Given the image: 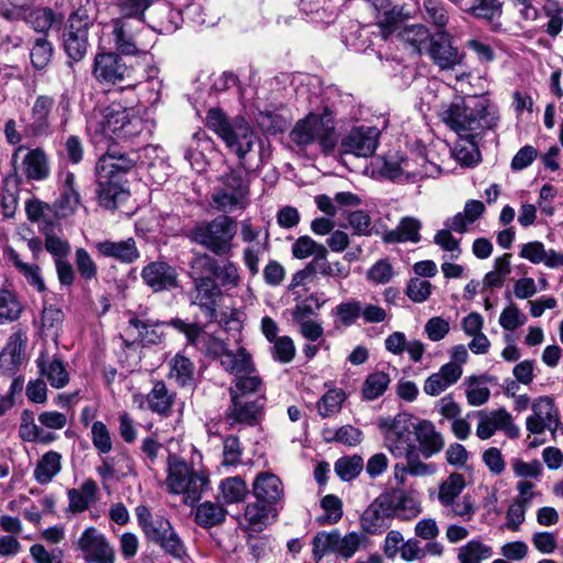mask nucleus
Masks as SVG:
<instances>
[{
	"mask_svg": "<svg viewBox=\"0 0 563 563\" xmlns=\"http://www.w3.org/2000/svg\"><path fill=\"white\" fill-rule=\"evenodd\" d=\"M442 122L456 136L484 137L499 123L498 108L484 97L459 98L443 104L439 112Z\"/></svg>",
	"mask_w": 563,
	"mask_h": 563,
	"instance_id": "nucleus-1",
	"label": "nucleus"
},
{
	"mask_svg": "<svg viewBox=\"0 0 563 563\" xmlns=\"http://www.w3.org/2000/svg\"><path fill=\"white\" fill-rule=\"evenodd\" d=\"M289 139L300 151L318 144L322 153L330 154L338 143L333 110L325 106L320 113L310 112L295 124Z\"/></svg>",
	"mask_w": 563,
	"mask_h": 563,
	"instance_id": "nucleus-2",
	"label": "nucleus"
},
{
	"mask_svg": "<svg viewBox=\"0 0 563 563\" xmlns=\"http://www.w3.org/2000/svg\"><path fill=\"white\" fill-rule=\"evenodd\" d=\"M207 125L224 142L227 147L239 157V166L245 168V157L253 148L257 136L249 122L242 117H228L220 109H210Z\"/></svg>",
	"mask_w": 563,
	"mask_h": 563,
	"instance_id": "nucleus-3",
	"label": "nucleus"
},
{
	"mask_svg": "<svg viewBox=\"0 0 563 563\" xmlns=\"http://www.w3.org/2000/svg\"><path fill=\"white\" fill-rule=\"evenodd\" d=\"M249 167L238 166L218 178L211 195V207L224 214L244 210L250 203Z\"/></svg>",
	"mask_w": 563,
	"mask_h": 563,
	"instance_id": "nucleus-4",
	"label": "nucleus"
},
{
	"mask_svg": "<svg viewBox=\"0 0 563 563\" xmlns=\"http://www.w3.org/2000/svg\"><path fill=\"white\" fill-rule=\"evenodd\" d=\"M235 234V219L221 214L211 221L198 223L189 231L187 236L211 253L223 256L230 253Z\"/></svg>",
	"mask_w": 563,
	"mask_h": 563,
	"instance_id": "nucleus-5",
	"label": "nucleus"
},
{
	"mask_svg": "<svg viewBox=\"0 0 563 563\" xmlns=\"http://www.w3.org/2000/svg\"><path fill=\"white\" fill-rule=\"evenodd\" d=\"M366 537L361 532H349L344 536L338 529L320 531L312 539L313 559L319 562L324 556L334 554L343 560H349L360 550Z\"/></svg>",
	"mask_w": 563,
	"mask_h": 563,
	"instance_id": "nucleus-6",
	"label": "nucleus"
},
{
	"mask_svg": "<svg viewBox=\"0 0 563 563\" xmlns=\"http://www.w3.org/2000/svg\"><path fill=\"white\" fill-rule=\"evenodd\" d=\"M99 125L100 132L104 136H114L117 139L137 136L146 128L145 122L137 115L133 107H123L115 102L104 109Z\"/></svg>",
	"mask_w": 563,
	"mask_h": 563,
	"instance_id": "nucleus-7",
	"label": "nucleus"
},
{
	"mask_svg": "<svg viewBox=\"0 0 563 563\" xmlns=\"http://www.w3.org/2000/svg\"><path fill=\"white\" fill-rule=\"evenodd\" d=\"M413 427L415 417L406 412L379 422V428L385 430L386 446L395 457H402L417 449V444L411 439Z\"/></svg>",
	"mask_w": 563,
	"mask_h": 563,
	"instance_id": "nucleus-8",
	"label": "nucleus"
},
{
	"mask_svg": "<svg viewBox=\"0 0 563 563\" xmlns=\"http://www.w3.org/2000/svg\"><path fill=\"white\" fill-rule=\"evenodd\" d=\"M168 324L185 334L188 344L200 350L207 356L220 357L221 360L228 351L225 343L207 333L205 330L206 325L199 322H186L183 319L175 318L172 319Z\"/></svg>",
	"mask_w": 563,
	"mask_h": 563,
	"instance_id": "nucleus-9",
	"label": "nucleus"
},
{
	"mask_svg": "<svg viewBox=\"0 0 563 563\" xmlns=\"http://www.w3.org/2000/svg\"><path fill=\"white\" fill-rule=\"evenodd\" d=\"M89 16L81 11L70 14L63 32V45L68 58L79 62L84 58L88 47Z\"/></svg>",
	"mask_w": 563,
	"mask_h": 563,
	"instance_id": "nucleus-10",
	"label": "nucleus"
},
{
	"mask_svg": "<svg viewBox=\"0 0 563 563\" xmlns=\"http://www.w3.org/2000/svg\"><path fill=\"white\" fill-rule=\"evenodd\" d=\"M222 297L216 279L209 276L194 279V288L189 292L190 303L199 307L207 323L218 319V306Z\"/></svg>",
	"mask_w": 563,
	"mask_h": 563,
	"instance_id": "nucleus-11",
	"label": "nucleus"
},
{
	"mask_svg": "<svg viewBox=\"0 0 563 563\" xmlns=\"http://www.w3.org/2000/svg\"><path fill=\"white\" fill-rule=\"evenodd\" d=\"M380 131L376 126H354L341 140L340 153L369 157L378 145Z\"/></svg>",
	"mask_w": 563,
	"mask_h": 563,
	"instance_id": "nucleus-12",
	"label": "nucleus"
},
{
	"mask_svg": "<svg viewBox=\"0 0 563 563\" xmlns=\"http://www.w3.org/2000/svg\"><path fill=\"white\" fill-rule=\"evenodd\" d=\"M143 533L147 541L159 545L166 554L178 560L186 555L185 543L165 517L155 516L154 525Z\"/></svg>",
	"mask_w": 563,
	"mask_h": 563,
	"instance_id": "nucleus-13",
	"label": "nucleus"
},
{
	"mask_svg": "<svg viewBox=\"0 0 563 563\" xmlns=\"http://www.w3.org/2000/svg\"><path fill=\"white\" fill-rule=\"evenodd\" d=\"M88 563H114V551L103 533L95 527L86 528L76 542Z\"/></svg>",
	"mask_w": 563,
	"mask_h": 563,
	"instance_id": "nucleus-14",
	"label": "nucleus"
},
{
	"mask_svg": "<svg viewBox=\"0 0 563 563\" xmlns=\"http://www.w3.org/2000/svg\"><path fill=\"white\" fill-rule=\"evenodd\" d=\"M137 161L135 154L121 153L117 150H109L96 164L97 179L100 181L117 180L133 169Z\"/></svg>",
	"mask_w": 563,
	"mask_h": 563,
	"instance_id": "nucleus-15",
	"label": "nucleus"
},
{
	"mask_svg": "<svg viewBox=\"0 0 563 563\" xmlns=\"http://www.w3.org/2000/svg\"><path fill=\"white\" fill-rule=\"evenodd\" d=\"M531 408L532 415L526 420L527 430L533 434H541L545 430L555 432L560 420L553 399L548 396L539 397L533 401Z\"/></svg>",
	"mask_w": 563,
	"mask_h": 563,
	"instance_id": "nucleus-16",
	"label": "nucleus"
},
{
	"mask_svg": "<svg viewBox=\"0 0 563 563\" xmlns=\"http://www.w3.org/2000/svg\"><path fill=\"white\" fill-rule=\"evenodd\" d=\"M93 76L101 85H114L130 76V68L117 53H99L95 57Z\"/></svg>",
	"mask_w": 563,
	"mask_h": 563,
	"instance_id": "nucleus-17",
	"label": "nucleus"
},
{
	"mask_svg": "<svg viewBox=\"0 0 563 563\" xmlns=\"http://www.w3.org/2000/svg\"><path fill=\"white\" fill-rule=\"evenodd\" d=\"M27 336L25 332L19 330L13 332L7 340L5 345L0 351V374L5 376H15L25 362V349Z\"/></svg>",
	"mask_w": 563,
	"mask_h": 563,
	"instance_id": "nucleus-18",
	"label": "nucleus"
},
{
	"mask_svg": "<svg viewBox=\"0 0 563 563\" xmlns=\"http://www.w3.org/2000/svg\"><path fill=\"white\" fill-rule=\"evenodd\" d=\"M99 257L108 258L120 264L135 263L141 254L133 238L123 240L104 239L92 244Z\"/></svg>",
	"mask_w": 563,
	"mask_h": 563,
	"instance_id": "nucleus-19",
	"label": "nucleus"
},
{
	"mask_svg": "<svg viewBox=\"0 0 563 563\" xmlns=\"http://www.w3.org/2000/svg\"><path fill=\"white\" fill-rule=\"evenodd\" d=\"M382 496L393 519L411 521L422 511L421 504L412 492L391 489L383 493Z\"/></svg>",
	"mask_w": 563,
	"mask_h": 563,
	"instance_id": "nucleus-20",
	"label": "nucleus"
},
{
	"mask_svg": "<svg viewBox=\"0 0 563 563\" xmlns=\"http://www.w3.org/2000/svg\"><path fill=\"white\" fill-rule=\"evenodd\" d=\"M427 51L433 63L442 70L453 69L463 59V54L452 45L446 31H438L428 43Z\"/></svg>",
	"mask_w": 563,
	"mask_h": 563,
	"instance_id": "nucleus-21",
	"label": "nucleus"
},
{
	"mask_svg": "<svg viewBox=\"0 0 563 563\" xmlns=\"http://www.w3.org/2000/svg\"><path fill=\"white\" fill-rule=\"evenodd\" d=\"M144 27V21L136 23L133 19L118 16L113 20V36L117 49L123 55H136L139 48L137 36Z\"/></svg>",
	"mask_w": 563,
	"mask_h": 563,
	"instance_id": "nucleus-22",
	"label": "nucleus"
},
{
	"mask_svg": "<svg viewBox=\"0 0 563 563\" xmlns=\"http://www.w3.org/2000/svg\"><path fill=\"white\" fill-rule=\"evenodd\" d=\"M391 521L393 517L382 494L366 507L360 517L361 529L367 534L383 533L390 527Z\"/></svg>",
	"mask_w": 563,
	"mask_h": 563,
	"instance_id": "nucleus-23",
	"label": "nucleus"
},
{
	"mask_svg": "<svg viewBox=\"0 0 563 563\" xmlns=\"http://www.w3.org/2000/svg\"><path fill=\"white\" fill-rule=\"evenodd\" d=\"M54 103V99L49 96L43 95L35 99L29 122L24 126V133L27 136L42 137L51 133L49 114Z\"/></svg>",
	"mask_w": 563,
	"mask_h": 563,
	"instance_id": "nucleus-24",
	"label": "nucleus"
},
{
	"mask_svg": "<svg viewBox=\"0 0 563 563\" xmlns=\"http://www.w3.org/2000/svg\"><path fill=\"white\" fill-rule=\"evenodd\" d=\"M413 435L418 443V452L424 459L432 457L440 453L444 448V439L442 434L429 420H419L415 418Z\"/></svg>",
	"mask_w": 563,
	"mask_h": 563,
	"instance_id": "nucleus-25",
	"label": "nucleus"
},
{
	"mask_svg": "<svg viewBox=\"0 0 563 563\" xmlns=\"http://www.w3.org/2000/svg\"><path fill=\"white\" fill-rule=\"evenodd\" d=\"M264 397L231 399L225 416L230 424L255 426L264 407Z\"/></svg>",
	"mask_w": 563,
	"mask_h": 563,
	"instance_id": "nucleus-26",
	"label": "nucleus"
},
{
	"mask_svg": "<svg viewBox=\"0 0 563 563\" xmlns=\"http://www.w3.org/2000/svg\"><path fill=\"white\" fill-rule=\"evenodd\" d=\"M144 283L154 291L169 290L177 287V272L165 262H152L141 273Z\"/></svg>",
	"mask_w": 563,
	"mask_h": 563,
	"instance_id": "nucleus-27",
	"label": "nucleus"
},
{
	"mask_svg": "<svg viewBox=\"0 0 563 563\" xmlns=\"http://www.w3.org/2000/svg\"><path fill=\"white\" fill-rule=\"evenodd\" d=\"M252 493L262 503L277 505L284 498V485L277 475L262 472L253 481Z\"/></svg>",
	"mask_w": 563,
	"mask_h": 563,
	"instance_id": "nucleus-28",
	"label": "nucleus"
},
{
	"mask_svg": "<svg viewBox=\"0 0 563 563\" xmlns=\"http://www.w3.org/2000/svg\"><path fill=\"white\" fill-rule=\"evenodd\" d=\"M18 16L25 21L34 31L43 33V35L54 25L62 24L64 19L63 14L47 7H21L18 11Z\"/></svg>",
	"mask_w": 563,
	"mask_h": 563,
	"instance_id": "nucleus-29",
	"label": "nucleus"
},
{
	"mask_svg": "<svg viewBox=\"0 0 563 563\" xmlns=\"http://www.w3.org/2000/svg\"><path fill=\"white\" fill-rule=\"evenodd\" d=\"M23 150L19 145L13 154L12 164L15 165L18 153ZM22 184V176L18 174L16 166H13V172L4 178V190L0 194V208L4 218H12L15 213L18 206L16 192Z\"/></svg>",
	"mask_w": 563,
	"mask_h": 563,
	"instance_id": "nucleus-30",
	"label": "nucleus"
},
{
	"mask_svg": "<svg viewBox=\"0 0 563 563\" xmlns=\"http://www.w3.org/2000/svg\"><path fill=\"white\" fill-rule=\"evenodd\" d=\"M418 159L421 161V165L418 168H412V162L409 158L401 161L400 164L386 162L384 164V174L391 180H400L402 176L411 181L428 177L434 165L428 163L423 156H419Z\"/></svg>",
	"mask_w": 563,
	"mask_h": 563,
	"instance_id": "nucleus-31",
	"label": "nucleus"
},
{
	"mask_svg": "<svg viewBox=\"0 0 563 563\" xmlns=\"http://www.w3.org/2000/svg\"><path fill=\"white\" fill-rule=\"evenodd\" d=\"M462 366L446 363L438 373L430 375L423 385V391L429 396H438L455 384L462 376Z\"/></svg>",
	"mask_w": 563,
	"mask_h": 563,
	"instance_id": "nucleus-32",
	"label": "nucleus"
},
{
	"mask_svg": "<svg viewBox=\"0 0 563 563\" xmlns=\"http://www.w3.org/2000/svg\"><path fill=\"white\" fill-rule=\"evenodd\" d=\"M22 173L29 181H43L51 175V165L44 150H30L22 159Z\"/></svg>",
	"mask_w": 563,
	"mask_h": 563,
	"instance_id": "nucleus-33",
	"label": "nucleus"
},
{
	"mask_svg": "<svg viewBox=\"0 0 563 563\" xmlns=\"http://www.w3.org/2000/svg\"><path fill=\"white\" fill-rule=\"evenodd\" d=\"M36 364L41 376L45 377L52 387L59 389L68 384V372L63 361L57 355L49 356L45 353H41L36 360Z\"/></svg>",
	"mask_w": 563,
	"mask_h": 563,
	"instance_id": "nucleus-34",
	"label": "nucleus"
},
{
	"mask_svg": "<svg viewBox=\"0 0 563 563\" xmlns=\"http://www.w3.org/2000/svg\"><path fill=\"white\" fill-rule=\"evenodd\" d=\"M4 256L33 289L37 292L46 291V285L38 265L23 262L18 252L12 247H8L4 251Z\"/></svg>",
	"mask_w": 563,
	"mask_h": 563,
	"instance_id": "nucleus-35",
	"label": "nucleus"
},
{
	"mask_svg": "<svg viewBox=\"0 0 563 563\" xmlns=\"http://www.w3.org/2000/svg\"><path fill=\"white\" fill-rule=\"evenodd\" d=\"M483 137L457 136V140L452 147L453 157L462 165L471 167L481 161V152L478 142Z\"/></svg>",
	"mask_w": 563,
	"mask_h": 563,
	"instance_id": "nucleus-36",
	"label": "nucleus"
},
{
	"mask_svg": "<svg viewBox=\"0 0 563 563\" xmlns=\"http://www.w3.org/2000/svg\"><path fill=\"white\" fill-rule=\"evenodd\" d=\"M262 388V379L254 372L243 374L234 378V384L229 388L231 399H254L263 397L260 395Z\"/></svg>",
	"mask_w": 563,
	"mask_h": 563,
	"instance_id": "nucleus-37",
	"label": "nucleus"
},
{
	"mask_svg": "<svg viewBox=\"0 0 563 563\" xmlns=\"http://www.w3.org/2000/svg\"><path fill=\"white\" fill-rule=\"evenodd\" d=\"M195 471L178 456L170 454L168 456V476L166 484L168 490L173 494H180L184 489L186 479H188Z\"/></svg>",
	"mask_w": 563,
	"mask_h": 563,
	"instance_id": "nucleus-38",
	"label": "nucleus"
},
{
	"mask_svg": "<svg viewBox=\"0 0 563 563\" xmlns=\"http://www.w3.org/2000/svg\"><path fill=\"white\" fill-rule=\"evenodd\" d=\"M220 362L235 377L255 372L251 354L244 347L238 349L235 353L228 350Z\"/></svg>",
	"mask_w": 563,
	"mask_h": 563,
	"instance_id": "nucleus-39",
	"label": "nucleus"
},
{
	"mask_svg": "<svg viewBox=\"0 0 563 563\" xmlns=\"http://www.w3.org/2000/svg\"><path fill=\"white\" fill-rule=\"evenodd\" d=\"M98 186L99 203L106 209H115L119 203L129 198V191L120 181L109 180L103 183L98 180Z\"/></svg>",
	"mask_w": 563,
	"mask_h": 563,
	"instance_id": "nucleus-40",
	"label": "nucleus"
},
{
	"mask_svg": "<svg viewBox=\"0 0 563 563\" xmlns=\"http://www.w3.org/2000/svg\"><path fill=\"white\" fill-rule=\"evenodd\" d=\"M174 398L175 394L170 393L166 384L159 380L154 384L152 390L147 394V407L154 413L168 416Z\"/></svg>",
	"mask_w": 563,
	"mask_h": 563,
	"instance_id": "nucleus-41",
	"label": "nucleus"
},
{
	"mask_svg": "<svg viewBox=\"0 0 563 563\" xmlns=\"http://www.w3.org/2000/svg\"><path fill=\"white\" fill-rule=\"evenodd\" d=\"M464 11L477 19L488 21L494 31L500 29V23L495 21L501 14V3L498 0H473Z\"/></svg>",
	"mask_w": 563,
	"mask_h": 563,
	"instance_id": "nucleus-42",
	"label": "nucleus"
},
{
	"mask_svg": "<svg viewBox=\"0 0 563 563\" xmlns=\"http://www.w3.org/2000/svg\"><path fill=\"white\" fill-rule=\"evenodd\" d=\"M62 455L55 451H48L37 462L34 470V478L41 484L45 485L53 481V478L60 472Z\"/></svg>",
	"mask_w": 563,
	"mask_h": 563,
	"instance_id": "nucleus-43",
	"label": "nucleus"
},
{
	"mask_svg": "<svg viewBox=\"0 0 563 563\" xmlns=\"http://www.w3.org/2000/svg\"><path fill=\"white\" fill-rule=\"evenodd\" d=\"M169 376L181 387H192L195 383V365L190 358L176 354L169 362Z\"/></svg>",
	"mask_w": 563,
	"mask_h": 563,
	"instance_id": "nucleus-44",
	"label": "nucleus"
},
{
	"mask_svg": "<svg viewBox=\"0 0 563 563\" xmlns=\"http://www.w3.org/2000/svg\"><path fill=\"white\" fill-rule=\"evenodd\" d=\"M490 382H493V377L488 375L470 376L465 380L466 398L471 406H482L488 401L490 390L485 384Z\"/></svg>",
	"mask_w": 563,
	"mask_h": 563,
	"instance_id": "nucleus-45",
	"label": "nucleus"
},
{
	"mask_svg": "<svg viewBox=\"0 0 563 563\" xmlns=\"http://www.w3.org/2000/svg\"><path fill=\"white\" fill-rule=\"evenodd\" d=\"M327 257V247H319V254L317 255V258L311 261V267H313L314 274L319 273L322 276L328 277H347L350 271L346 266L340 262L331 263Z\"/></svg>",
	"mask_w": 563,
	"mask_h": 563,
	"instance_id": "nucleus-46",
	"label": "nucleus"
},
{
	"mask_svg": "<svg viewBox=\"0 0 563 563\" xmlns=\"http://www.w3.org/2000/svg\"><path fill=\"white\" fill-rule=\"evenodd\" d=\"M130 324L139 332V339L143 345L158 344L163 338L162 325L163 323L153 320H141L133 318Z\"/></svg>",
	"mask_w": 563,
	"mask_h": 563,
	"instance_id": "nucleus-47",
	"label": "nucleus"
},
{
	"mask_svg": "<svg viewBox=\"0 0 563 563\" xmlns=\"http://www.w3.org/2000/svg\"><path fill=\"white\" fill-rule=\"evenodd\" d=\"M465 487V479L462 474H451L439 487L438 498L442 506L449 507L460 496Z\"/></svg>",
	"mask_w": 563,
	"mask_h": 563,
	"instance_id": "nucleus-48",
	"label": "nucleus"
},
{
	"mask_svg": "<svg viewBox=\"0 0 563 563\" xmlns=\"http://www.w3.org/2000/svg\"><path fill=\"white\" fill-rule=\"evenodd\" d=\"M53 53L54 47L46 35L34 38L30 51L33 67L38 70L45 69L52 60Z\"/></svg>",
	"mask_w": 563,
	"mask_h": 563,
	"instance_id": "nucleus-49",
	"label": "nucleus"
},
{
	"mask_svg": "<svg viewBox=\"0 0 563 563\" xmlns=\"http://www.w3.org/2000/svg\"><path fill=\"white\" fill-rule=\"evenodd\" d=\"M155 0H114V7L121 18L133 19L136 23L144 20L145 11Z\"/></svg>",
	"mask_w": 563,
	"mask_h": 563,
	"instance_id": "nucleus-50",
	"label": "nucleus"
},
{
	"mask_svg": "<svg viewBox=\"0 0 563 563\" xmlns=\"http://www.w3.org/2000/svg\"><path fill=\"white\" fill-rule=\"evenodd\" d=\"M493 555V549L479 540H471L459 549L460 563H481Z\"/></svg>",
	"mask_w": 563,
	"mask_h": 563,
	"instance_id": "nucleus-51",
	"label": "nucleus"
},
{
	"mask_svg": "<svg viewBox=\"0 0 563 563\" xmlns=\"http://www.w3.org/2000/svg\"><path fill=\"white\" fill-rule=\"evenodd\" d=\"M22 312V305L10 290L0 289V325L18 320Z\"/></svg>",
	"mask_w": 563,
	"mask_h": 563,
	"instance_id": "nucleus-52",
	"label": "nucleus"
},
{
	"mask_svg": "<svg viewBox=\"0 0 563 563\" xmlns=\"http://www.w3.org/2000/svg\"><path fill=\"white\" fill-rule=\"evenodd\" d=\"M276 509L274 504L262 503L256 499L255 503H250L245 507L244 517L253 527L263 526L268 522L271 517H276Z\"/></svg>",
	"mask_w": 563,
	"mask_h": 563,
	"instance_id": "nucleus-53",
	"label": "nucleus"
},
{
	"mask_svg": "<svg viewBox=\"0 0 563 563\" xmlns=\"http://www.w3.org/2000/svg\"><path fill=\"white\" fill-rule=\"evenodd\" d=\"M542 12L548 22L544 25V31L551 37H556L563 27V8L556 0H545L542 7Z\"/></svg>",
	"mask_w": 563,
	"mask_h": 563,
	"instance_id": "nucleus-54",
	"label": "nucleus"
},
{
	"mask_svg": "<svg viewBox=\"0 0 563 563\" xmlns=\"http://www.w3.org/2000/svg\"><path fill=\"white\" fill-rule=\"evenodd\" d=\"M225 518V510L222 506L205 501L197 508L196 522L205 528L213 527L221 523Z\"/></svg>",
	"mask_w": 563,
	"mask_h": 563,
	"instance_id": "nucleus-55",
	"label": "nucleus"
},
{
	"mask_svg": "<svg viewBox=\"0 0 563 563\" xmlns=\"http://www.w3.org/2000/svg\"><path fill=\"white\" fill-rule=\"evenodd\" d=\"M420 10L426 21L431 22L439 31H445L449 14L440 0H423Z\"/></svg>",
	"mask_w": 563,
	"mask_h": 563,
	"instance_id": "nucleus-56",
	"label": "nucleus"
},
{
	"mask_svg": "<svg viewBox=\"0 0 563 563\" xmlns=\"http://www.w3.org/2000/svg\"><path fill=\"white\" fill-rule=\"evenodd\" d=\"M390 383L389 375L384 372L369 374L363 384L362 395L366 400H375L380 397Z\"/></svg>",
	"mask_w": 563,
	"mask_h": 563,
	"instance_id": "nucleus-57",
	"label": "nucleus"
},
{
	"mask_svg": "<svg viewBox=\"0 0 563 563\" xmlns=\"http://www.w3.org/2000/svg\"><path fill=\"white\" fill-rule=\"evenodd\" d=\"M345 400V393L339 388L329 389L317 402L318 412L328 418L340 412Z\"/></svg>",
	"mask_w": 563,
	"mask_h": 563,
	"instance_id": "nucleus-58",
	"label": "nucleus"
},
{
	"mask_svg": "<svg viewBox=\"0 0 563 563\" xmlns=\"http://www.w3.org/2000/svg\"><path fill=\"white\" fill-rule=\"evenodd\" d=\"M220 490L227 504L242 501L249 493L245 482L240 476L223 479L220 484Z\"/></svg>",
	"mask_w": 563,
	"mask_h": 563,
	"instance_id": "nucleus-59",
	"label": "nucleus"
},
{
	"mask_svg": "<svg viewBox=\"0 0 563 563\" xmlns=\"http://www.w3.org/2000/svg\"><path fill=\"white\" fill-rule=\"evenodd\" d=\"M323 435L327 442L335 441L349 446L360 444L363 439L362 431L351 424L342 426L336 430H325Z\"/></svg>",
	"mask_w": 563,
	"mask_h": 563,
	"instance_id": "nucleus-60",
	"label": "nucleus"
},
{
	"mask_svg": "<svg viewBox=\"0 0 563 563\" xmlns=\"http://www.w3.org/2000/svg\"><path fill=\"white\" fill-rule=\"evenodd\" d=\"M420 455L421 454L418 452V449H416L408 453V455L402 456L406 460V464H396V471L401 470V472L413 476H427L433 474L437 470L434 464L422 462L419 457Z\"/></svg>",
	"mask_w": 563,
	"mask_h": 563,
	"instance_id": "nucleus-61",
	"label": "nucleus"
},
{
	"mask_svg": "<svg viewBox=\"0 0 563 563\" xmlns=\"http://www.w3.org/2000/svg\"><path fill=\"white\" fill-rule=\"evenodd\" d=\"M323 515L317 518L319 525H334L339 522L343 516L342 501L335 495H327L321 500Z\"/></svg>",
	"mask_w": 563,
	"mask_h": 563,
	"instance_id": "nucleus-62",
	"label": "nucleus"
},
{
	"mask_svg": "<svg viewBox=\"0 0 563 563\" xmlns=\"http://www.w3.org/2000/svg\"><path fill=\"white\" fill-rule=\"evenodd\" d=\"M364 468V461L360 455L340 457L334 464L336 475L345 482L355 478Z\"/></svg>",
	"mask_w": 563,
	"mask_h": 563,
	"instance_id": "nucleus-63",
	"label": "nucleus"
},
{
	"mask_svg": "<svg viewBox=\"0 0 563 563\" xmlns=\"http://www.w3.org/2000/svg\"><path fill=\"white\" fill-rule=\"evenodd\" d=\"M158 14V31L161 33H173L175 32L181 21V13L179 10H176L170 7L168 3H163L157 8Z\"/></svg>",
	"mask_w": 563,
	"mask_h": 563,
	"instance_id": "nucleus-64",
	"label": "nucleus"
}]
</instances>
